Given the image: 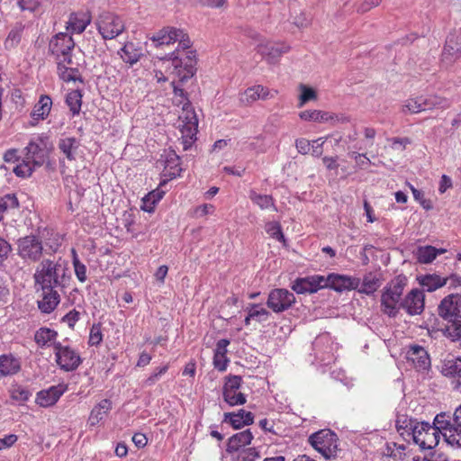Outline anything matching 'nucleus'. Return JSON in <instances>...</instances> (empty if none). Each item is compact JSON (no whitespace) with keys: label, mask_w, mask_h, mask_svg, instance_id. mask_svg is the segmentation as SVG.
I'll return each mask as SVG.
<instances>
[{"label":"nucleus","mask_w":461,"mask_h":461,"mask_svg":"<svg viewBox=\"0 0 461 461\" xmlns=\"http://www.w3.org/2000/svg\"><path fill=\"white\" fill-rule=\"evenodd\" d=\"M73 253V266L75 270V275L77 278L81 282H86V267L83 263H81L77 256L76 250L72 249Z\"/></svg>","instance_id":"50"},{"label":"nucleus","mask_w":461,"mask_h":461,"mask_svg":"<svg viewBox=\"0 0 461 461\" xmlns=\"http://www.w3.org/2000/svg\"><path fill=\"white\" fill-rule=\"evenodd\" d=\"M186 106H190V104H183V114L179 115V119L183 123L180 125L181 143L185 150H187L194 141L198 127V119L194 111L192 109L188 110Z\"/></svg>","instance_id":"8"},{"label":"nucleus","mask_w":461,"mask_h":461,"mask_svg":"<svg viewBox=\"0 0 461 461\" xmlns=\"http://www.w3.org/2000/svg\"><path fill=\"white\" fill-rule=\"evenodd\" d=\"M21 369V363L18 358L13 355L0 356V376L13 375Z\"/></svg>","instance_id":"32"},{"label":"nucleus","mask_w":461,"mask_h":461,"mask_svg":"<svg viewBox=\"0 0 461 461\" xmlns=\"http://www.w3.org/2000/svg\"><path fill=\"white\" fill-rule=\"evenodd\" d=\"M438 315L445 321H461V295L452 294L446 296L438 307Z\"/></svg>","instance_id":"11"},{"label":"nucleus","mask_w":461,"mask_h":461,"mask_svg":"<svg viewBox=\"0 0 461 461\" xmlns=\"http://www.w3.org/2000/svg\"><path fill=\"white\" fill-rule=\"evenodd\" d=\"M167 366H164L160 367L158 371L154 372V374H152L146 379L145 384L149 386L153 385L160 378V376L167 371Z\"/></svg>","instance_id":"62"},{"label":"nucleus","mask_w":461,"mask_h":461,"mask_svg":"<svg viewBox=\"0 0 461 461\" xmlns=\"http://www.w3.org/2000/svg\"><path fill=\"white\" fill-rule=\"evenodd\" d=\"M324 281L326 283V288H330L337 292L357 289L360 285V280L358 278H352L334 273L330 274L328 276H324Z\"/></svg>","instance_id":"16"},{"label":"nucleus","mask_w":461,"mask_h":461,"mask_svg":"<svg viewBox=\"0 0 461 461\" xmlns=\"http://www.w3.org/2000/svg\"><path fill=\"white\" fill-rule=\"evenodd\" d=\"M229 359L224 355L214 354L213 366L219 371H224L227 368Z\"/></svg>","instance_id":"60"},{"label":"nucleus","mask_w":461,"mask_h":461,"mask_svg":"<svg viewBox=\"0 0 461 461\" xmlns=\"http://www.w3.org/2000/svg\"><path fill=\"white\" fill-rule=\"evenodd\" d=\"M457 408L451 416L446 412H440L436 415L433 424L439 436H442L445 441L454 447H461V427L456 422Z\"/></svg>","instance_id":"4"},{"label":"nucleus","mask_w":461,"mask_h":461,"mask_svg":"<svg viewBox=\"0 0 461 461\" xmlns=\"http://www.w3.org/2000/svg\"><path fill=\"white\" fill-rule=\"evenodd\" d=\"M88 21L86 20H77V17H71L69 20V26L73 32L81 33L83 32L86 26Z\"/></svg>","instance_id":"57"},{"label":"nucleus","mask_w":461,"mask_h":461,"mask_svg":"<svg viewBox=\"0 0 461 461\" xmlns=\"http://www.w3.org/2000/svg\"><path fill=\"white\" fill-rule=\"evenodd\" d=\"M223 422L230 423L234 429H240L254 422V414L245 410H240L237 412H225Z\"/></svg>","instance_id":"23"},{"label":"nucleus","mask_w":461,"mask_h":461,"mask_svg":"<svg viewBox=\"0 0 461 461\" xmlns=\"http://www.w3.org/2000/svg\"><path fill=\"white\" fill-rule=\"evenodd\" d=\"M119 54L122 60L130 65L137 63L142 56L141 50L137 49L131 42L124 44L120 50Z\"/></svg>","instance_id":"36"},{"label":"nucleus","mask_w":461,"mask_h":461,"mask_svg":"<svg viewBox=\"0 0 461 461\" xmlns=\"http://www.w3.org/2000/svg\"><path fill=\"white\" fill-rule=\"evenodd\" d=\"M57 335L58 333L53 330L49 328H41L36 331L34 340L38 346L42 348L47 346L49 342L53 341Z\"/></svg>","instance_id":"42"},{"label":"nucleus","mask_w":461,"mask_h":461,"mask_svg":"<svg viewBox=\"0 0 461 461\" xmlns=\"http://www.w3.org/2000/svg\"><path fill=\"white\" fill-rule=\"evenodd\" d=\"M249 197L260 209L266 210L271 208L273 211L277 212L274 198L271 195L260 194L254 190H250Z\"/></svg>","instance_id":"37"},{"label":"nucleus","mask_w":461,"mask_h":461,"mask_svg":"<svg viewBox=\"0 0 461 461\" xmlns=\"http://www.w3.org/2000/svg\"><path fill=\"white\" fill-rule=\"evenodd\" d=\"M80 143L75 137L61 138L58 147L66 158L69 161L76 160Z\"/></svg>","instance_id":"28"},{"label":"nucleus","mask_w":461,"mask_h":461,"mask_svg":"<svg viewBox=\"0 0 461 461\" xmlns=\"http://www.w3.org/2000/svg\"><path fill=\"white\" fill-rule=\"evenodd\" d=\"M97 29L104 40H113L124 31L125 25L118 15L104 12L97 20Z\"/></svg>","instance_id":"9"},{"label":"nucleus","mask_w":461,"mask_h":461,"mask_svg":"<svg viewBox=\"0 0 461 461\" xmlns=\"http://www.w3.org/2000/svg\"><path fill=\"white\" fill-rule=\"evenodd\" d=\"M22 11H35L40 5V0H16Z\"/></svg>","instance_id":"59"},{"label":"nucleus","mask_w":461,"mask_h":461,"mask_svg":"<svg viewBox=\"0 0 461 461\" xmlns=\"http://www.w3.org/2000/svg\"><path fill=\"white\" fill-rule=\"evenodd\" d=\"M420 99L423 111L448 106L447 100L438 95L420 96Z\"/></svg>","instance_id":"40"},{"label":"nucleus","mask_w":461,"mask_h":461,"mask_svg":"<svg viewBox=\"0 0 461 461\" xmlns=\"http://www.w3.org/2000/svg\"><path fill=\"white\" fill-rule=\"evenodd\" d=\"M461 56V43H458L455 37H448L443 51V57L449 61L455 60Z\"/></svg>","instance_id":"38"},{"label":"nucleus","mask_w":461,"mask_h":461,"mask_svg":"<svg viewBox=\"0 0 461 461\" xmlns=\"http://www.w3.org/2000/svg\"><path fill=\"white\" fill-rule=\"evenodd\" d=\"M450 323L447 325L443 330V335L455 342L461 339V321H448Z\"/></svg>","instance_id":"44"},{"label":"nucleus","mask_w":461,"mask_h":461,"mask_svg":"<svg viewBox=\"0 0 461 461\" xmlns=\"http://www.w3.org/2000/svg\"><path fill=\"white\" fill-rule=\"evenodd\" d=\"M300 118L309 122H328L330 120L338 122H346L348 119L345 116H339L336 114H330L329 113L318 110H307L300 113Z\"/></svg>","instance_id":"25"},{"label":"nucleus","mask_w":461,"mask_h":461,"mask_svg":"<svg viewBox=\"0 0 461 461\" xmlns=\"http://www.w3.org/2000/svg\"><path fill=\"white\" fill-rule=\"evenodd\" d=\"M177 41L178 47L170 54L168 59L171 60L172 65L171 74L177 78L178 82L185 83L195 73V55L194 51L187 50L191 46L190 40L183 30Z\"/></svg>","instance_id":"2"},{"label":"nucleus","mask_w":461,"mask_h":461,"mask_svg":"<svg viewBox=\"0 0 461 461\" xmlns=\"http://www.w3.org/2000/svg\"><path fill=\"white\" fill-rule=\"evenodd\" d=\"M35 167H34L32 162L24 158L22 163L14 168V173L17 176L24 178L30 176L34 171Z\"/></svg>","instance_id":"49"},{"label":"nucleus","mask_w":461,"mask_h":461,"mask_svg":"<svg viewBox=\"0 0 461 461\" xmlns=\"http://www.w3.org/2000/svg\"><path fill=\"white\" fill-rule=\"evenodd\" d=\"M103 340V334L101 331V324H94L90 330L89 344L91 346H97Z\"/></svg>","instance_id":"53"},{"label":"nucleus","mask_w":461,"mask_h":461,"mask_svg":"<svg viewBox=\"0 0 461 461\" xmlns=\"http://www.w3.org/2000/svg\"><path fill=\"white\" fill-rule=\"evenodd\" d=\"M24 26L22 23H16L9 32L5 41V47L7 50L15 48L21 41Z\"/></svg>","instance_id":"41"},{"label":"nucleus","mask_w":461,"mask_h":461,"mask_svg":"<svg viewBox=\"0 0 461 461\" xmlns=\"http://www.w3.org/2000/svg\"><path fill=\"white\" fill-rule=\"evenodd\" d=\"M242 377L240 375H230L226 377L223 385V392L239 391L241 386Z\"/></svg>","instance_id":"51"},{"label":"nucleus","mask_w":461,"mask_h":461,"mask_svg":"<svg viewBox=\"0 0 461 461\" xmlns=\"http://www.w3.org/2000/svg\"><path fill=\"white\" fill-rule=\"evenodd\" d=\"M447 252L446 249H436L433 246H420L417 248L414 255L419 263L429 264L438 255Z\"/></svg>","instance_id":"31"},{"label":"nucleus","mask_w":461,"mask_h":461,"mask_svg":"<svg viewBox=\"0 0 461 461\" xmlns=\"http://www.w3.org/2000/svg\"><path fill=\"white\" fill-rule=\"evenodd\" d=\"M399 307L403 309L409 315H420L425 307V296L421 290L414 288L402 300Z\"/></svg>","instance_id":"13"},{"label":"nucleus","mask_w":461,"mask_h":461,"mask_svg":"<svg viewBox=\"0 0 461 461\" xmlns=\"http://www.w3.org/2000/svg\"><path fill=\"white\" fill-rule=\"evenodd\" d=\"M57 68H58L59 76L63 81H65V82H70V81L83 82V79H82L77 68H68L66 65L62 64L61 62H58Z\"/></svg>","instance_id":"39"},{"label":"nucleus","mask_w":461,"mask_h":461,"mask_svg":"<svg viewBox=\"0 0 461 461\" xmlns=\"http://www.w3.org/2000/svg\"><path fill=\"white\" fill-rule=\"evenodd\" d=\"M266 232L276 240L285 243V239L278 221H268L265 225Z\"/></svg>","instance_id":"47"},{"label":"nucleus","mask_w":461,"mask_h":461,"mask_svg":"<svg viewBox=\"0 0 461 461\" xmlns=\"http://www.w3.org/2000/svg\"><path fill=\"white\" fill-rule=\"evenodd\" d=\"M43 297L38 302L39 309L44 313H50L55 310L59 303V294L55 288H46Z\"/></svg>","instance_id":"27"},{"label":"nucleus","mask_w":461,"mask_h":461,"mask_svg":"<svg viewBox=\"0 0 461 461\" xmlns=\"http://www.w3.org/2000/svg\"><path fill=\"white\" fill-rule=\"evenodd\" d=\"M339 438L330 429H321L309 437V442L325 459L337 457Z\"/></svg>","instance_id":"6"},{"label":"nucleus","mask_w":461,"mask_h":461,"mask_svg":"<svg viewBox=\"0 0 461 461\" xmlns=\"http://www.w3.org/2000/svg\"><path fill=\"white\" fill-rule=\"evenodd\" d=\"M295 303L294 294L285 288L273 289L267 301V305L274 312H283L291 308Z\"/></svg>","instance_id":"10"},{"label":"nucleus","mask_w":461,"mask_h":461,"mask_svg":"<svg viewBox=\"0 0 461 461\" xmlns=\"http://www.w3.org/2000/svg\"><path fill=\"white\" fill-rule=\"evenodd\" d=\"M18 438L14 434L6 435L5 438H0V450L12 447Z\"/></svg>","instance_id":"64"},{"label":"nucleus","mask_w":461,"mask_h":461,"mask_svg":"<svg viewBox=\"0 0 461 461\" xmlns=\"http://www.w3.org/2000/svg\"><path fill=\"white\" fill-rule=\"evenodd\" d=\"M70 279L68 263L61 257L43 259L34 273V281L42 291L65 287Z\"/></svg>","instance_id":"1"},{"label":"nucleus","mask_w":461,"mask_h":461,"mask_svg":"<svg viewBox=\"0 0 461 461\" xmlns=\"http://www.w3.org/2000/svg\"><path fill=\"white\" fill-rule=\"evenodd\" d=\"M168 179L165 178L159 183V186L149 192L143 199L141 209L145 212H151L154 210L155 204L158 203L163 195L165 194V191L160 188L164 186L167 183Z\"/></svg>","instance_id":"33"},{"label":"nucleus","mask_w":461,"mask_h":461,"mask_svg":"<svg viewBox=\"0 0 461 461\" xmlns=\"http://www.w3.org/2000/svg\"><path fill=\"white\" fill-rule=\"evenodd\" d=\"M182 35V30L174 27H165L154 33L149 39L156 47L162 45H169L177 41Z\"/></svg>","instance_id":"21"},{"label":"nucleus","mask_w":461,"mask_h":461,"mask_svg":"<svg viewBox=\"0 0 461 461\" xmlns=\"http://www.w3.org/2000/svg\"><path fill=\"white\" fill-rule=\"evenodd\" d=\"M224 401L230 406L242 405L247 399L244 393L239 391L222 392Z\"/></svg>","instance_id":"48"},{"label":"nucleus","mask_w":461,"mask_h":461,"mask_svg":"<svg viewBox=\"0 0 461 461\" xmlns=\"http://www.w3.org/2000/svg\"><path fill=\"white\" fill-rule=\"evenodd\" d=\"M289 50L290 46L284 42L262 41L257 46V51L269 63L276 62Z\"/></svg>","instance_id":"15"},{"label":"nucleus","mask_w":461,"mask_h":461,"mask_svg":"<svg viewBox=\"0 0 461 461\" xmlns=\"http://www.w3.org/2000/svg\"><path fill=\"white\" fill-rule=\"evenodd\" d=\"M17 254L25 262H38L43 253V244L40 237L27 235L17 240Z\"/></svg>","instance_id":"7"},{"label":"nucleus","mask_w":461,"mask_h":461,"mask_svg":"<svg viewBox=\"0 0 461 461\" xmlns=\"http://www.w3.org/2000/svg\"><path fill=\"white\" fill-rule=\"evenodd\" d=\"M65 390L66 388L62 384L51 386L47 390H41L37 393L36 402L42 407L52 406L58 402Z\"/></svg>","instance_id":"20"},{"label":"nucleus","mask_w":461,"mask_h":461,"mask_svg":"<svg viewBox=\"0 0 461 461\" xmlns=\"http://www.w3.org/2000/svg\"><path fill=\"white\" fill-rule=\"evenodd\" d=\"M379 287V280L372 274L365 276L358 291L363 294H371Z\"/></svg>","instance_id":"45"},{"label":"nucleus","mask_w":461,"mask_h":461,"mask_svg":"<svg viewBox=\"0 0 461 461\" xmlns=\"http://www.w3.org/2000/svg\"><path fill=\"white\" fill-rule=\"evenodd\" d=\"M249 311V317H253L258 322L267 321L269 317V312L264 309L260 308L258 304H253Z\"/></svg>","instance_id":"52"},{"label":"nucleus","mask_w":461,"mask_h":461,"mask_svg":"<svg viewBox=\"0 0 461 461\" xmlns=\"http://www.w3.org/2000/svg\"><path fill=\"white\" fill-rule=\"evenodd\" d=\"M326 288L324 276L314 275L297 278L292 285V289L297 294H313L320 289Z\"/></svg>","instance_id":"14"},{"label":"nucleus","mask_w":461,"mask_h":461,"mask_svg":"<svg viewBox=\"0 0 461 461\" xmlns=\"http://www.w3.org/2000/svg\"><path fill=\"white\" fill-rule=\"evenodd\" d=\"M165 168L163 171V176L169 179L176 178L178 176L182 171L180 167V158L175 152V150H168L166 154V159L164 161Z\"/></svg>","instance_id":"24"},{"label":"nucleus","mask_w":461,"mask_h":461,"mask_svg":"<svg viewBox=\"0 0 461 461\" xmlns=\"http://www.w3.org/2000/svg\"><path fill=\"white\" fill-rule=\"evenodd\" d=\"M112 408L113 403L109 399H104L98 402L90 412L88 418L89 425L92 427L97 425L107 416Z\"/></svg>","instance_id":"26"},{"label":"nucleus","mask_w":461,"mask_h":461,"mask_svg":"<svg viewBox=\"0 0 461 461\" xmlns=\"http://www.w3.org/2000/svg\"><path fill=\"white\" fill-rule=\"evenodd\" d=\"M420 284L423 286L428 292H433L437 289L443 287L447 285V280L445 277H441L436 274H428L422 276L419 278Z\"/></svg>","instance_id":"35"},{"label":"nucleus","mask_w":461,"mask_h":461,"mask_svg":"<svg viewBox=\"0 0 461 461\" xmlns=\"http://www.w3.org/2000/svg\"><path fill=\"white\" fill-rule=\"evenodd\" d=\"M408 358L413 363L418 371H426L430 368V358L427 350L419 345L410 346L407 352Z\"/></svg>","instance_id":"18"},{"label":"nucleus","mask_w":461,"mask_h":461,"mask_svg":"<svg viewBox=\"0 0 461 461\" xmlns=\"http://www.w3.org/2000/svg\"><path fill=\"white\" fill-rule=\"evenodd\" d=\"M1 200L5 203L7 209H14L19 206L18 199L14 194H8L2 197Z\"/></svg>","instance_id":"63"},{"label":"nucleus","mask_w":461,"mask_h":461,"mask_svg":"<svg viewBox=\"0 0 461 461\" xmlns=\"http://www.w3.org/2000/svg\"><path fill=\"white\" fill-rule=\"evenodd\" d=\"M57 363L65 371H73L81 364L79 355L68 346L60 343L54 344Z\"/></svg>","instance_id":"12"},{"label":"nucleus","mask_w":461,"mask_h":461,"mask_svg":"<svg viewBox=\"0 0 461 461\" xmlns=\"http://www.w3.org/2000/svg\"><path fill=\"white\" fill-rule=\"evenodd\" d=\"M74 47L75 42L72 37L64 32L56 34L50 42V51L57 59H59L61 54L71 52Z\"/></svg>","instance_id":"17"},{"label":"nucleus","mask_w":461,"mask_h":461,"mask_svg":"<svg viewBox=\"0 0 461 461\" xmlns=\"http://www.w3.org/2000/svg\"><path fill=\"white\" fill-rule=\"evenodd\" d=\"M299 89L301 91V94L299 96V104H298L299 107L303 106L306 103H308L310 101H313V100L317 99V93L313 88H312L304 84H300Z\"/></svg>","instance_id":"46"},{"label":"nucleus","mask_w":461,"mask_h":461,"mask_svg":"<svg viewBox=\"0 0 461 461\" xmlns=\"http://www.w3.org/2000/svg\"><path fill=\"white\" fill-rule=\"evenodd\" d=\"M404 108L412 113L422 112L421 101L420 96L417 98L409 99L406 101Z\"/></svg>","instance_id":"58"},{"label":"nucleus","mask_w":461,"mask_h":461,"mask_svg":"<svg viewBox=\"0 0 461 461\" xmlns=\"http://www.w3.org/2000/svg\"><path fill=\"white\" fill-rule=\"evenodd\" d=\"M66 103L73 115L78 114L82 105V94L79 90H73L67 95Z\"/></svg>","instance_id":"43"},{"label":"nucleus","mask_w":461,"mask_h":461,"mask_svg":"<svg viewBox=\"0 0 461 461\" xmlns=\"http://www.w3.org/2000/svg\"><path fill=\"white\" fill-rule=\"evenodd\" d=\"M403 422L410 429L413 441L422 449H432L438 445L440 436L434 426L412 419H405Z\"/></svg>","instance_id":"5"},{"label":"nucleus","mask_w":461,"mask_h":461,"mask_svg":"<svg viewBox=\"0 0 461 461\" xmlns=\"http://www.w3.org/2000/svg\"><path fill=\"white\" fill-rule=\"evenodd\" d=\"M51 106V98L47 95H41L31 113V117L35 121L46 119L50 113Z\"/></svg>","instance_id":"29"},{"label":"nucleus","mask_w":461,"mask_h":461,"mask_svg":"<svg viewBox=\"0 0 461 461\" xmlns=\"http://www.w3.org/2000/svg\"><path fill=\"white\" fill-rule=\"evenodd\" d=\"M440 373L447 377L456 379L455 388L461 385V357H447L442 360Z\"/></svg>","instance_id":"19"},{"label":"nucleus","mask_w":461,"mask_h":461,"mask_svg":"<svg viewBox=\"0 0 461 461\" xmlns=\"http://www.w3.org/2000/svg\"><path fill=\"white\" fill-rule=\"evenodd\" d=\"M273 95L267 88L261 85L254 86L247 88L243 93L240 95V101L244 105H249L257 100H267Z\"/></svg>","instance_id":"22"},{"label":"nucleus","mask_w":461,"mask_h":461,"mask_svg":"<svg viewBox=\"0 0 461 461\" xmlns=\"http://www.w3.org/2000/svg\"><path fill=\"white\" fill-rule=\"evenodd\" d=\"M12 398L17 402H26L32 395L30 391L24 387L17 386L12 390Z\"/></svg>","instance_id":"54"},{"label":"nucleus","mask_w":461,"mask_h":461,"mask_svg":"<svg viewBox=\"0 0 461 461\" xmlns=\"http://www.w3.org/2000/svg\"><path fill=\"white\" fill-rule=\"evenodd\" d=\"M407 285V277L399 275L389 282L384 288L381 295V307L384 314L389 317H395L401 307L402 295Z\"/></svg>","instance_id":"3"},{"label":"nucleus","mask_w":461,"mask_h":461,"mask_svg":"<svg viewBox=\"0 0 461 461\" xmlns=\"http://www.w3.org/2000/svg\"><path fill=\"white\" fill-rule=\"evenodd\" d=\"M259 456V452L255 447H249L240 452L239 459L240 461H256Z\"/></svg>","instance_id":"56"},{"label":"nucleus","mask_w":461,"mask_h":461,"mask_svg":"<svg viewBox=\"0 0 461 461\" xmlns=\"http://www.w3.org/2000/svg\"><path fill=\"white\" fill-rule=\"evenodd\" d=\"M295 146L299 153L308 154L311 151V142L306 139H298L295 141Z\"/></svg>","instance_id":"61"},{"label":"nucleus","mask_w":461,"mask_h":461,"mask_svg":"<svg viewBox=\"0 0 461 461\" xmlns=\"http://www.w3.org/2000/svg\"><path fill=\"white\" fill-rule=\"evenodd\" d=\"M25 158L33 164L34 167H41L45 161L46 154L44 149L37 143L31 141L25 148Z\"/></svg>","instance_id":"34"},{"label":"nucleus","mask_w":461,"mask_h":461,"mask_svg":"<svg viewBox=\"0 0 461 461\" xmlns=\"http://www.w3.org/2000/svg\"><path fill=\"white\" fill-rule=\"evenodd\" d=\"M11 252V244L0 236V267L4 266V262L8 258Z\"/></svg>","instance_id":"55"},{"label":"nucleus","mask_w":461,"mask_h":461,"mask_svg":"<svg viewBox=\"0 0 461 461\" xmlns=\"http://www.w3.org/2000/svg\"><path fill=\"white\" fill-rule=\"evenodd\" d=\"M253 439V435L249 429L236 433L229 438L227 451L229 453L236 452L240 448L249 445Z\"/></svg>","instance_id":"30"}]
</instances>
